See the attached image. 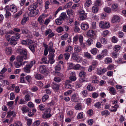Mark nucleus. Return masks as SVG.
<instances>
[{
    "instance_id": "f257e3e1",
    "label": "nucleus",
    "mask_w": 126,
    "mask_h": 126,
    "mask_svg": "<svg viewBox=\"0 0 126 126\" xmlns=\"http://www.w3.org/2000/svg\"><path fill=\"white\" fill-rule=\"evenodd\" d=\"M17 52L20 54L22 56L24 59H27L28 58V55L27 50L26 49L19 48L17 49Z\"/></svg>"
},
{
    "instance_id": "f03ea898",
    "label": "nucleus",
    "mask_w": 126,
    "mask_h": 126,
    "mask_svg": "<svg viewBox=\"0 0 126 126\" xmlns=\"http://www.w3.org/2000/svg\"><path fill=\"white\" fill-rule=\"evenodd\" d=\"M35 63V61H33L30 62L28 64L26 65V66L24 68V71L27 73H29L30 72V69L33 65Z\"/></svg>"
},
{
    "instance_id": "7ed1b4c3",
    "label": "nucleus",
    "mask_w": 126,
    "mask_h": 126,
    "mask_svg": "<svg viewBox=\"0 0 126 126\" xmlns=\"http://www.w3.org/2000/svg\"><path fill=\"white\" fill-rule=\"evenodd\" d=\"M100 27L103 29L108 28L110 26V23L107 22H104L103 21H101L99 23Z\"/></svg>"
},
{
    "instance_id": "20e7f679",
    "label": "nucleus",
    "mask_w": 126,
    "mask_h": 126,
    "mask_svg": "<svg viewBox=\"0 0 126 126\" xmlns=\"http://www.w3.org/2000/svg\"><path fill=\"white\" fill-rule=\"evenodd\" d=\"M72 57L73 59L78 62L81 61L82 60V57L77 54L75 53H73L72 54Z\"/></svg>"
},
{
    "instance_id": "39448f33",
    "label": "nucleus",
    "mask_w": 126,
    "mask_h": 126,
    "mask_svg": "<svg viewBox=\"0 0 126 126\" xmlns=\"http://www.w3.org/2000/svg\"><path fill=\"white\" fill-rule=\"evenodd\" d=\"M45 17V15L43 14L40 15L38 18V21L39 23L41 25H42L44 24V20Z\"/></svg>"
},
{
    "instance_id": "423d86ee",
    "label": "nucleus",
    "mask_w": 126,
    "mask_h": 126,
    "mask_svg": "<svg viewBox=\"0 0 126 126\" xmlns=\"http://www.w3.org/2000/svg\"><path fill=\"white\" fill-rule=\"evenodd\" d=\"M54 53H49V62L51 64H53L55 62V60L54 59Z\"/></svg>"
},
{
    "instance_id": "0eeeda50",
    "label": "nucleus",
    "mask_w": 126,
    "mask_h": 126,
    "mask_svg": "<svg viewBox=\"0 0 126 126\" xmlns=\"http://www.w3.org/2000/svg\"><path fill=\"white\" fill-rule=\"evenodd\" d=\"M39 71L40 72L43 74H44L46 72V67L44 65H41L39 67Z\"/></svg>"
},
{
    "instance_id": "6e6552de",
    "label": "nucleus",
    "mask_w": 126,
    "mask_h": 126,
    "mask_svg": "<svg viewBox=\"0 0 126 126\" xmlns=\"http://www.w3.org/2000/svg\"><path fill=\"white\" fill-rule=\"evenodd\" d=\"M71 100L72 101L75 102L78 101L79 100V97L78 94L77 93H75L72 96Z\"/></svg>"
},
{
    "instance_id": "1a4fd4ad",
    "label": "nucleus",
    "mask_w": 126,
    "mask_h": 126,
    "mask_svg": "<svg viewBox=\"0 0 126 126\" xmlns=\"http://www.w3.org/2000/svg\"><path fill=\"white\" fill-rule=\"evenodd\" d=\"M38 9H35L31 11L29 14V15L31 16H34L36 15L38 13Z\"/></svg>"
},
{
    "instance_id": "9d476101",
    "label": "nucleus",
    "mask_w": 126,
    "mask_h": 126,
    "mask_svg": "<svg viewBox=\"0 0 126 126\" xmlns=\"http://www.w3.org/2000/svg\"><path fill=\"white\" fill-rule=\"evenodd\" d=\"M27 61H25L23 63H20L18 61L15 62L14 63L15 66L16 68H19L22 65H24L25 63H27Z\"/></svg>"
},
{
    "instance_id": "9b49d317",
    "label": "nucleus",
    "mask_w": 126,
    "mask_h": 126,
    "mask_svg": "<svg viewBox=\"0 0 126 126\" xmlns=\"http://www.w3.org/2000/svg\"><path fill=\"white\" fill-rule=\"evenodd\" d=\"M48 49L49 53H54L55 50L53 49V44L52 42L50 43L49 44Z\"/></svg>"
},
{
    "instance_id": "f8f14e48",
    "label": "nucleus",
    "mask_w": 126,
    "mask_h": 126,
    "mask_svg": "<svg viewBox=\"0 0 126 126\" xmlns=\"http://www.w3.org/2000/svg\"><path fill=\"white\" fill-rule=\"evenodd\" d=\"M71 83V81L69 80H66L65 83V88L67 89H71L72 88V85L70 84Z\"/></svg>"
},
{
    "instance_id": "ddd939ff",
    "label": "nucleus",
    "mask_w": 126,
    "mask_h": 126,
    "mask_svg": "<svg viewBox=\"0 0 126 126\" xmlns=\"http://www.w3.org/2000/svg\"><path fill=\"white\" fill-rule=\"evenodd\" d=\"M38 6V5L36 3H34L31 5L28 8L29 11L35 10Z\"/></svg>"
},
{
    "instance_id": "4468645a",
    "label": "nucleus",
    "mask_w": 126,
    "mask_h": 126,
    "mask_svg": "<svg viewBox=\"0 0 126 126\" xmlns=\"http://www.w3.org/2000/svg\"><path fill=\"white\" fill-rule=\"evenodd\" d=\"M59 17L62 20H64L66 19L67 20V19L68 16L65 13H61Z\"/></svg>"
},
{
    "instance_id": "2eb2a0df",
    "label": "nucleus",
    "mask_w": 126,
    "mask_h": 126,
    "mask_svg": "<svg viewBox=\"0 0 126 126\" xmlns=\"http://www.w3.org/2000/svg\"><path fill=\"white\" fill-rule=\"evenodd\" d=\"M10 11L12 12L15 13L17 11L16 7L14 5L12 4L10 5Z\"/></svg>"
},
{
    "instance_id": "dca6fc26",
    "label": "nucleus",
    "mask_w": 126,
    "mask_h": 126,
    "mask_svg": "<svg viewBox=\"0 0 126 126\" xmlns=\"http://www.w3.org/2000/svg\"><path fill=\"white\" fill-rule=\"evenodd\" d=\"M5 53L7 54L10 55L11 53L12 50L11 47H7L5 48Z\"/></svg>"
},
{
    "instance_id": "f3484780",
    "label": "nucleus",
    "mask_w": 126,
    "mask_h": 126,
    "mask_svg": "<svg viewBox=\"0 0 126 126\" xmlns=\"http://www.w3.org/2000/svg\"><path fill=\"white\" fill-rule=\"evenodd\" d=\"M74 69L76 70H78L79 69H81V70L83 71L84 70V68L81 67V66L79 64H77L75 65L74 67Z\"/></svg>"
},
{
    "instance_id": "a211bd4d",
    "label": "nucleus",
    "mask_w": 126,
    "mask_h": 126,
    "mask_svg": "<svg viewBox=\"0 0 126 126\" xmlns=\"http://www.w3.org/2000/svg\"><path fill=\"white\" fill-rule=\"evenodd\" d=\"M107 71V69L106 68L98 69L97 70V73L98 74L100 75L103 74L106 72Z\"/></svg>"
},
{
    "instance_id": "6ab92c4d",
    "label": "nucleus",
    "mask_w": 126,
    "mask_h": 126,
    "mask_svg": "<svg viewBox=\"0 0 126 126\" xmlns=\"http://www.w3.org/2000/svg\"><path fill=\"white\" fill-rule=\"evenodd\" d=\"M35 78L38 80H41L44 79V77L42 75L37 73L34 75Z\"/></svg>"
},
{
    "instance_id": "aec40b11",
    "label": "nucleus",
    "mask_w": 126,
    "mask_h": 126,
    "mask_svg": "<svg viewBox=\"0 0 126 126\" xmlns=\"http://www.w3.org/2000/svg\"><path fill=\"white\" fill-rule=\"evenodd\" d=\"M120 18L119 16L117 15H115L112 18V21L113 23H115L116 21H120Z\"/></svg>"
},
{
    "instance_id": "412c9836",
    "label": "nucleus",
    "mask_w": 126,
    "mask_h": 126,
    "mask_svg": "<svg viewBox=\"0 0 126 126\" xmlns=\"http://www.w3.org/2000/svg\"><path fill=\"white\" fill-rule=\"evenodd\" d=\"M67 14L68 16L69 17L72 16L74 14V11L71 8L69 9L66 11Z\"/></svg>"
},
{
    "instance_id": "4be33fe9",
    "label": "nucleus",
    "mask_w": 126,
    "mask_h": 126,
    "mask_svg": "<svg viewBox=\"0 0 126 126\" xmlns=\"http://www.w3.org/2000/svg\"><path fill=\"white\" fill-rule=\"evenodd\" d=\"M52 88L54 90H58L59 88V85L54 82H53L51 84Z\"/></svg>"
},
{
    "instance_id": "5701e85b",
    "label": "nucleus",
    "mask_w": 126,
    "mask_h": 126,
    "mask_svg": "<svg viewBox=\"0 0 126 126\" xmlns=\"http://www.w3.org/2000/svg\"><path fill=\"white\" fill-rule=\"evenodd\" d=\"M81 29L84 31H86L89 27V25L86 24H82L81 25Z\"/></svg>"
},
{
    "instance_id": "b1692460",
    "label": "nucleus",
    "mask_w": 126,
    "mask_h": 126,
    "mask_svg": "<svg viewBox=\"0 0 126 126\" xmlns=\"http://www.w3.org/2000/svg\"><path fill=\"white\" fill-rule=\"evenodd\" d=\"M9 42L10 44L11 45H14L17 43V41L14 39L12 37L11 39H9Z\"/></svg>"
},
{
    "instance_id": "393cba45",
    "label": "nucleus",
    "mask_w": 126,
    "mask_h": 126,
    "mask_svg": "<svg viewBox=\"0 0 126 126\" xmlns=\"http://www.w3.org/2000/svg\"><path fill=\"white\" fill-rule=\"evenodd\" d=\"M92 2L90 0H86L84 4V6L86 7H88L91 5Z\"/></svg>"
},
{
    "instance_id": "a878e982",
    "label": "nucleus",
    "mask_w": 126,
    "mask_h": 126,
    "mask_svg": "<svg viewBox=\"0 0 126 126\" xmlns=\"http://www.w3.org/2000/svg\"><path fill=\"white\" fill-rule=\"evenodd\" d=\"M84 56L87 58L88 59H93V57L88 52H85L84 53Z\"/></svg>"
},
{
    "instance_id": "bb28decb",
    "label": "nucleus",
    "mask_w": 126,
    "mask_h": 126,
    "mask_svg": "<svg viewBox=\"0 0 126 126\" xmlns=\"http://www.w3.org/2000/svg\"><path fill=\"white\" fill-rule=\"evenodd\" d=\"M118 7V5L116 3L113 4L112 6V10L114 11H116L117 10Z\"/></svg>"
},
{
    "instance_id": "cd10ccee",
    "label": "nucleus",
    "mask_w": 126,
    "mask_h": 126,
    "mask_svg": "<svg viewBox=\"0 0 126 126\" xmlns=\"http://www.w3.org/2000/svg\"><path fill=\"white\" fill-rule=\"evenodd\" d=\"M23 113H26L29 111V109L26 106H24L21 108Z\"/></svg>"
},
{
    "instance_id": "c85d7f7f",
    "label": "nucleus",
    "mask_w": 126,
    "mask_h": 126,
    "mask_svg": "<svg viewBox=\"0 0 126 126\" xmlns=\"http://www.w3.org/2000/svg\"><path fill=\"white\" fill-rule=\"evenodd\" d=\"M23 58V57L21 55H18L16 57V60L17 61L20 63H22Z\"/></svg>"
},
{
    "instance_id": "c756f323",
    "label": "nucleus",
    "mask_w": 126,
    "mask_h": 126,
    "mask_svg": "<svg viewBox=\"0 0 126 126\" xmlns=\"http://www.w3.org/2000/svg\"><path fill=\"white\" fill-rule=\"evenodd\" d=\"M14 33V32H8L6 33L5 35V37L8 40L9 42V39L10 37V36L9 35V34H13Z\"/></svg>"
},
{
    "instance_id": "7c9ffc66",
    "label": "nucleus",
    "mask_w": 126,
    "mask_h": 126,
    "mask_svg": "<svg viewBox=\"0 0 126 126\" xmlns=\"http://www.w3.org/2000/svg\"><path fill=\"white\" fill-rule=\"evenodd\" d=\"M52 116L51 114L47 113H45L42 115V117L45 119L47 118L51 117Z\"/></svg>"
},
{
    "instance_id": "2f4dec72",
    "label": "nucleus",
    "mask_w": 126,
    "mask_h": 126,
    "mask_svg": "<svg viewBox=\"0 0 126 126\" xmlns=\"http://www.w3.org/2000/svg\"><path fill=\"white\" fill-rule=\"evenodd\" d=\"M74 50L76 52L78 53L81 50V49L80 47L76 45L74 47Z\"/></svg>"
},
{
    "instance_id": "473e14b6",
    "label": "nucleus",
    "mask_w": 126,
    "mask_h": 126,
    "mask_svg": "<svg viewBox=\"0 0 126 126\" xmlns=\"http://www.w3.org/2000/svg\"><path fill=\"white\" fill-rule=\"evenodd\" d=\"M55 22L57 24L60 25L62 23L63 20L59 17L56 19L55 20Z\"/></svg>"
},
{
    "instance_id": "72a5a7b5",
    "label": "nucleus",
    "mask_w": 126,
    "mask_h": 126,
    "mask_svg": "<svg viewBox=\"0 0 126 126\" xmlns=\"http://www.w3.org/2000/svg\"><path fill=\"white\" fill-rule=\"evenodd\" d=\"M88 90L90 91H92L94 90V88L93 86L90 83H89L87 87Z\"/></svg>"
},
{
    "instance_id": "f704fd0d",
    "label": "nucleus",
    "mask_w": 126,
    "mask_h": 126,
    "mask_svg": "<svg viewBox=\"0 0 126 126\" xmlns=\"http://www.w3.org/2000/svg\"><path fill=\"white\" fill-rule=\"evenodd\" d=\"M92 11L93 13H97L98 10V8L97 6L96 5H94L92 7Z\"/></svg>"
},
{
    "instance_id": "c9c22d12",
    "label": "nucleus",
    "mask_w": 126,
    "mask_h": 126,
    "mask_svg": "<svg viewBox=\"0 0 126 126\" xmlns=\"http://www.w3.org/2000/svg\"><path fill=\"white\" fill-rule=\"evenodd\" d=\"M82 108V106L80 103L77 104L75 107V108L77 110H80Z\"/></svg>"
},
{
    "instance_id": "e433bc0d",
    "label": "nucleus",
    "mask_w": 126,
    "mask_h": 126,
    "mask_svg": "<svg viewBox=\"0 0 126 126\" xmlns=\"http://www.w3.org/2000/svg\"><path fill=\"white\" fill-rule=\"evenodd\" d=\"M14 103L13 101H11L7 103V105L9 106V108L11 109H12L13 108V104Z\"/></svg>"
},
{
    "instance_id": "4c0bfd02",
    "label": "nucleus",
    "mask_w": 126,
    "mask_h": 126,
    "mask_svg": "<svg viewBox=\"0 0 126 126\" xmlns=\"http://www.w3.org/2000/svg\"><path fill=\"white\" fill-rule=\"evenodd\" d=\"M73 49L72 47L71 46H69L66 47L65 49V52H69Z\"/></svg>"
},
{
    "instance_id": "58836bf2",
    "label": "nucleus",
    "mask_w": 126,
    "mask_h": 126,
    "mask_svg": "<svg viewBox=\"0 0 126 126\" xmlns=\"http://www.w3.org/2000/svg\"><path fill=\"white\" fill-rule=\"evenodd\" d=\"M109 90L110 93L113 95H115L116 94V91L114 88L113 87H111L109 88Z\"/></svg>"
},
{
    "instance_id": "ea45409f",
    "label": "nucleus",
    "mask_w": 126,
    "mask_h": 126,
    "mask_svg": "<svg viewBox=\"0 0 126 126\" xmlns=\"http://www.w3.org/2000/svg\"><path fill=\"white\" fill-rule=\"evenodd\" d=\"M12 37L17 41L19 38V34L18 33H16L14 35L12 36Z\"/></svg>"
},
{
    "instance_id": "a19ab883",
    "label": "nucleus",
    "mask_w": 126,
    "mask_h": 126,
    "mask_svg": "<svg viewBox=\"0 0 126 126\" xmlns=\"http://www.w3.org/2000/svg\"><path fill=\"white\" fill-rule=\"evenodd\" d=\"M100 41L101 44L104 45L106 44L107 43L106 39L105 38L103 37L101 38Z\"/></svg>"
},
{
    "instance_id": "79ce46f5",
    "label": "nucleus",
    "mask_w": 126,
    "mask_h": 126,
    "mask_svg": "<svg viewBox=\"0 0 126 126\" xmlns=\"http://www.w3.org/2000/svg\"><path fill=\"white\" fill-rule=\"evenodd\" d=\"M112 60L110 58H107L105 59V61L106 63H110L112 62Z\"/></svg>"
},
{
    "instance_id": "37998d69",
    "label": "nucleus",
    "mask_w": 126,
    "mask_h": 126,
    "mask_svg": "<svg viewBox=\"0 0 126 126\" xmlns=\"http://www.w3.org/2000/svg\"><path fill=\"white\" fill-rule=\"evenodd\" d=\"M23 33L25 34V36L26 37L29 38H32L33 36L31 33H28L27 32H22Z\"/></svg>"
},
{
    "instance_id": "c03bdc74",
    "label": "nucleus",
    "mask_w": 126,
    "mask_h": 126,
    "mask_svg": "<svg viewBox=\"0 0 126 126\" xmlns=\"http://www.w3.org/2000/svg\"><path fill=\"white\" fill-rule=\"evenodd\" d=\"M86 14H84L81 15L79 16V18L80 20H83L86 17Z\"/></svg>"
},
{
    "instance_id": "a18cd8bd",
    "label": "nucleus",
    "mask_w": 126,
    "mask_h": 126,
    "mask_svg": "<svg viewBox=\"0 0 126 126\" xmlns=\"http://www.w3.org/2000/svg\"><path fill=\"white\" fill-rule=\"evenodd\" d=\"M93 43V40L91 39H88L86 41L87 44L89 46H90Z\"/></svg>"
},
{
    "instance_id": "49530a36",
    "label": "nucleus",
    "mask_w": 126,
    "mask_h": 126,
    "mask_svg": "<svg viewBox=\"0 0 126 126\" xmlns=\"http://www.w3.org/2000/svg\"><path fill=\"white\" fill-rule=\"evenodd\" d=\"M95 68L94 65V64H92L91 65L89 66L88 70L89 72H90L94 70Z\"/></svg>"
},
{
    "instance_id": "de8ad7c7",
    "label": "nucleus",
    "mask_w": 126,
    "mask_h": 126,
    "mask_svg": "<svg viewBox=\"0 0 126 126\" xmlns=\"http://www.w3.org/2000/svg\"><path fill=\"white\" fill-rule=\"evenodd\" d=\"M102 115L103 116L105 115H109L110 114V113L108 110H106L102 111L101 112Z\"/></svg>"
},
{
    "instance_id": "09e8293b",
    "label": "nucleus",
    "mask_w": 126,
    "mask_h": 126,
    "mask_svg": "<svg viewBox=\"0 0 126 126\" xmlns=\"http://www.w3.org/2000/svg\"><path fill=\"white\" fill-rule=\"evenodd\" d=\"M120 48L121 47L119 45H116L115 46L113 49L115 51L117 52L120 49Z\"/></svg>"
},
{
    "instance_id": "8fccbe9b",
    "label": "nucleus",
    "mask_w": 126,
    "mask_h": 126,
    "mask_svg": "<svg viewBox=\"0 0 126 126\" xmlns=\"http://www.w3.org/2000/svg\"><path fill=\"white\" fill-rule=\"evenodd\" d=\"M97 49L96 48H94L90 50L91 53L93 55H95L97 53Z\"/></svg>"
},
{
    "instance_id": "3c124183",
    "label": "nucleus",
    "mask_w": 126,
    "mask_h": 126,
    "mask_svg": "<svg viewBox=\"0 0 126 126\" xmlns=\"http://www.w3.org/2000/svg\"><path fill=\"white\" fill-rule=\"evenodd\" d=\"M48 96L46 94L44 95L42 97V101L43 102H45L48 98Z\"/></svg>"
},
{
    "instance_id": "603ef678",
    "label": "nucleus",
    "mask_w": 126,
    "mask_h": 126,
    "mask_svg": "<svg viewBox=\"0 0 126 126\" xmlns=\"http://www.w3.org/2000/svg\"><path fill=\"white\" fill-rule=\"evenodd\" d=\"M119 105H116L112 107L113 108H114V109L113 110H110L112 112H115L117 110V109L119 107Z\"/></svg>"
},
{
    "instance_id": "864d4df0",
    "label": "nucleus",
    "mask_w": 126,
    "mask_h": 126,
    "mask_svg": "<svg viewBox=\"0 0 126 126\" xmlns=\"http://www.w3.org/2000/svg\"><path fill=\"white\" fill-rule=\"evenodd\" d=\"M72 2L70 1L67 3L65 6V8H70L72 5Z\"/></svg>"
},
{
    "instance_id": "5fc2aeb1",
    "label": "nucleus",
    "mask_w": 126,
    "mask_h": 126,
    "mask_svg": "<svg viewBox=\"0 0 126 126\" xmlns=\"http://www.w3.org/2000/svg\"><path fill=\"white\" fill-rule=\"evenodd\" d=\"M28 18L23 17L21 21V23L22 25L24 24L28 20Z\"/></svg>"
},
{
    "instance_id": "6e6d98bb",
    "label": "nucleus",
    "mask_w": 126,
    "mask_h": 126,
    "mask_svg": "<svg viewBox=\"0 0 126 126\" xmlns=\"http://www.w3.org/2000/svg\"><path fill=\"white\" fill-rule=\"evenodd\" d=\"M104 11L108 13H110L111 11V9L109 7H106L104 9Z\"/></svg>"
},
{
    "instance_id": "4d7b16f0",
    "label": "nucleus",
    "mask_w": 126,
    "mask_h": 126,
    "mask_svg": "<svg viewBox=\"0 0 126 126\" xmlns=\"http://www.w3.org/2000/svg\"><path fill=\"white\" fill-rule=\"evenodd\" d=\"M28 106L30 108H33L34 106V104L32 102H29L28 103Z\"/></svg>"
},
{
    "instance_id": "13d9d810",
    "label": "nucleus",
    "mask_w": 126,
    "mask_h": 126,
    "mask_svg": "<svg viewBox=\"0 0 126 126\" xmlns=\"http://www.w3.org/2000/svg\"><path fill=\"white\" fill-rule=\"evenodd\" d=\"M101 104L99 102L95 103L94 105V106L95 107L98 109H99L101 108Z\"/></svg>"
},
{
    "instance_id": "bf43d9fd",
    "label": "nucleus",
    "mask_w": 126,
    "mask_h": 126,
    "mask_svg": "<svg viewBox=\"0 0 126 126\" xmlns=\"http://www.w3.org/2000/svg\"><path fill=\"white\" fill-rule=\"evenodd\" d=\"M70 54L68 53H66L64 54L63 56L65 60H68L69 58Z\"/></svg>"
},
{
    "instance_id": "052dcab7",
    "label": "nucleus",
    "mask_w": 126,
    "mask_h": 126,
    "mask_svg": "<svg viewBox=\"0 0 126 126\" xmlns=\"http://www.w3.org/2000/svg\"><path fill=\"white\" fill-rule=\"evenodd\" d=\"M80 5L79 3H75L72 6V8L73 9H75L77 7H79Z\"/></svg>"
},
{
    "instance_id": "680f3d73",
    "label": "nucleus",
    "mask_w": 126,
    "mask_h": 126,
    "mask_svg": "<svg viewBox=\"0 0 126 126\" xmlns=\"http://www.w3.org/2000/svg\"><path fill=\"white\" fill-rule=\"evenodd\" d=\"M94 32H87V35L89 37H91L95 35Z\"/></svg>"
},
{
    "instance_id": "e2e57ef3",
    "label": "nucleus",
    "mask_w": 126,
    "mask_h": 126,
    "mask_svg": "<svg viewBox=\"0 0 126 126\" xmlns=\"http://www.w3.org/2000/svg\"><path fill=\"white\" fill-rule=\"evenodd\" d=\"M83 112H81L80 113H79L77 116V118L78 119H80L82 118L83 117Z\"/></svg>"
},
{
    "instance_id": "0e129e2a",
    "label": "nucleus",
    "mask_w": 126,
    "mask_h": 126,
    "mask_svg": "<svg viewBox=\"0 0 126 126\" xmlns=\"http://www.w3.org/2000/svg\"><path fill=\"white\" fill-rule=\"evenodd\" d=\"M54 80L57 83L60 82L61 80V79L60 77H57L54 78Z\"/></svg>"
},
{
    "instance_id": "69168bd1",
    "label": "nucleus",
    "mask_w": 126,
    "mask_h": 126,
    "mask_svg": "<svg viewBox=\"0 0 126 126\" xmlns=\"http://www.w3.org/2000/svg\"><path fill=\"white\" fill-rule=\"evenodd\" d=\"M39 109L41 111H44L45 109V106L42 104L40 105L39 106Z\"/></svg>"
},
{
    "instance_id": "338daca9",
    "label": "nucleus",
    "mask_w": 126,
    "mask_h": 126,
    "mask_svg": "<svg viewBox=\"0 0 126 126\" xmlns=\"http://www.w3.org/2000/svg\"><path fill=\"white\" fill-rule=\"evenodd\" d=\"M40 121L39 120H37L34 122L33 124V126H37L40 123Z\"/></svg>"
},
{
    "instance_id": "774afa93",
    "label": "nucleus",
    "mask_w": 126,
    "mask_h": 126,
    "mask_svg": "<svg viewBox=\"0 0 126 126\" xmlns=\"http://www.w3.org/2000/svg\"><path fill=\"white\" fill-rule=\"evenodd\" d=\"M15 126H22V125L21 122L19 121L15 122L14 124Z\"/></svg>"
}]
</instances>
